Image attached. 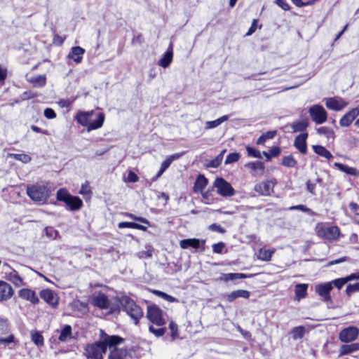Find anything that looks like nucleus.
<instances>
[{
  "instance_id": "1",
  "label": "nucleus",
  "mask_w": 359,
  "mask_h": 359,
  "mask_svg": "<svg viewBox=\"0 0 359 359\" xmlns=\"http://www.w3.org/2000/svg\"><path fill=\"white\" fill-rule=\"evenodd\" d=\"M126 339L119 335H109L104 330H99V340L87 344L83 348V355L86 359H104L107 349H111L124 343Z\"/></svg>"
},
{
  "instance_id": "2",
  "label": "nucleus",
  "mask_w": 359,
  "mask_h": 359,
  "mask_svg": "<svg viewBox=\"0 0 359 359\" xmlns=\"http://www.w3.org/2000/svg\"><path fill=\"white\" fill-rule=\"evenodd\" d=\"M93 114V110L88 111H79L75 116V120L79 125L86 127L88 132L97 130L102 127L105 120V115L102 112L98 113L97 114V119L90 122V118Z\"/></svg>"
},
{
  "instance_id": "3",
  "label": "nucleus",
  "mask_w": 359,
  "mask_h": 359,
  "mask_svg": "<svg viewBox=\"0 0 359 359\" xmlns=\"http://www.w3.org/2000/svg\"><path fill=\"white\" fill-rule=\"evenodd\" d=\"M117 299L122 310L133 320L135 325H138L144 316L142 307L128 295H123Z\"/></svg>"
},
{
  "instance_id": "4",
  "label": "nucleus",
  "mask_w": 359,
  "mask_h": 359,
  "mask_svg": "<svg viewBox=\"0 0 359 359\" xmlns=\"http://www.w3.org/2000/svg\"><path fill=\"white\" fill-rule=\"evenodd\" d=\"M50 189L43 184H27L26 187L27 195L35 203H45L50 196Z\"/></svg>"
},
{
  "instance_id": "5",
  "label": "nucleus",
  "mask_w": 359,
  "mask_h": 359,
  "mask_svg": "<svg viewBox=\"0 0 359 359\" xmlns=\"http://www.w3.org/2000/svg\"><path fill=\"white\" fill-rule=\"evenodd\" d=\"M56 200L64 203L70 211H77L83 205V201L79 196L70 194L65 188H60L57 191Z\"/></svg>"
},
{
  "instance_id": "6",
  "label": "nucleus",
  "mask_w": 359,
  "mask_h": 359,
  "mask_svg": "<svg viewBox=\"0 0 359 359\" xmlns=\"http://www.w3.org/2000/svg\"><path fill=\"white\" fill-rule=\"evenodd\" d=\"M317 236L326 241H335L340 236V229L337 226H327L324 224H318L316 227Z\"/></svg>"
},
{
  "instance_id": "7",
  "label": "nucleus",
  "mask_w": 359,
  "mask_h": 359,
  "mask_svg": "<svg viewBox=\"0 0 359 359\" xmlns=\"http://www.w3.org/2000/svg\"><path fill=\"white\" fill-rule=\"evenodd\" d=\"M277 184L275 178L266 180L256 183L254 187V191L259 196H270L274 193V187Z\"/></svg>"
},
{
  "instance_id": "8",
  "label": "nucleus",
  "mask_w": 359,
  "mask_h": 359,
  "mask_svg": "<svg viewBox=\"0 0 359 359\" xmlns=\"http://www.w3.org/2000/svg\"><path fill=\"white\" fill-rule=\"evenodd\" d=\"M213 187L216 188L217 193L222 197L233 196L236 193L231 184L223 177H217L213 182Z\"/></svg>"
},
{
  "instance_id": "9",
  "label": "nucleus",
  "mask_w": 359,
  "mask_h": 359,
  "mask_svg": "<svg viewBox=\"0 0 359 359\" xmlns=\"http://www.w3.org/2000/svg\"><path fill=\"white\" fill-rule=\"evenodd\" d=\"M147 318L150 322L157 326L161 327L165 324L163 311L156 305L147 306Z\"/></svg>"
},
{
  "instance_id": "10",
  "label": "nucleus",
  "mask_w": 359,
  "mask_h": 359,
  "mask_svg": "<svg viewBox=\"0 0 359 359\" xmlns=\"http://www.w3.org/2000/svg\"><path fill=\"white\" fill-rule=\"evenodd\" d=\"M359 337V328L356 326H348L339 332V339L343 343H351Z\"/></svg>"
},
{
  "instance_id": "11",
  "label": "nucleus",
  "mask_w": 359,
  "mask_h": 359,
  "mask_svg": "<svg viewBox=\"0 0 359 359\" xmlns=\"http://www.w3.org/2000/svg\"><path fill=\"white\" fill-rule=\"evenodd\" d=\"M309 113L313 121L316 124H322L327 119V113L320 104H314L309 109Z\"/></svg>"
},
{
  "instance_id": "12",
  "label": "nucleus",
  "mask_w": 359,
  "mask_h": 359,
  "mask_svg": "<svg viewBox=\"0 0 359 359\" xmlns=\"http://www.w3.org/2000/svg\"><path fill=\"white\" fill-rule=\"evenodd\" d=\"M332 287L331 283L326 282L317 284L315 286V292L320 297V299L325 302H332L331 291Z\"/></svg>"
},
{
  "instance_id": "13",
  "label": "nucleus",
  "mask_w": 359,
  "mask_h": 359,
  "mask_svg": "<svg viewBox=\"0 0 359 359\" xmlns=\"http://www.w3.org/2000/svg\"><path fill=\"white\" fill-rule=\"evenodd\" d=\"M348 102L341 97H332L325 100V106L327 109L333 111H341L344 109Z\"/></svg>"
},
{
  "instance_id": "14",
  "label": "nucleus",
  "mask_w": 359,
  "mask_h": 359,
  "mask_svg": "<svg viewBox=\"0 0 359 359\" xmlns=\"http://www.w3.org/2000/svg\"><path fill=\"white\" fill-rule=\"evenodd\" d=\"M359 116V104L348 110L339 120L341 127L350 126Z\"/></svg>"
},
{
  "instance_id": "15",
  "label": "nucleus",
  "mask_w": 359,
  "mask_h": 359,
  "mask_svg": "<svg viewBox=\"0 0 359 359\" xmlns=\"http://www.w3.org/2000/svg\"><path fill=\"white\" fill-rule=\"evenodd\" d=\"M41 298L48 304L56 308L59 304V297L57 294L50 289H44L40 292Z\"/></svg>"
},
{
  "instance_id": "16",
  "label": "nucleus",
  "mask_w": 359,
  "mask_h": 359,
  "mask_svg": "<svg viewBox=\"0 0 359 359\" xmlns=\"http://www.w3.org/2000/svg\"><path fill=\"white\" fill-rule=\"evenodd\" d=\"M308 136L307 132L302 133L296 136L294 140V147L302 154H306L308 151L306 143Z\"/></svg>"
},
{
  "instance_id": "17",
  "label": "nucleus",
  "mask_w": 359,
  "mask_h": 359,
  "mask_svg": "<svg viewBox=\"0 0 359 359\" xmlns=\"http://www.w3.org/2000/svg\"><path fill=\"white\" fill-rule=\"evenodd\" d=\"M18 295L21 299L29 301L33 304H36L39 302V299L36 292L29 288L20 289L18 291Z\"/></svg>"
},
{
  "instance_id": "18",
  "label": "nucleus",
  "mask_w": 359,
  "mask_h": 359,
  "mask_svg": "<svg viewBox=\"0 0 359 359\" xmlns=\"http://www.w3.org/2000/svg\"><path fill=\"white\" fill-rule=\"evenodd\" d=\"M14 290L8 283L0 280V301H7L12 297Z\"/></svg>"
},
{
  "instance_id": "19",
  "label": "nucleus",
  "mask_w": 359,
  "mask_h": 359,
  "mask_svg": "<svg viewBox=\"0 0 359 359\" xmlns=\"http://www.w3.org/2000/svg\"><path fill=\"white\" fill-rule=\"evenodd\" d=\"M92 301L93 304L100 309H107L109 306V299L102 292H99L97 295L93 297Z\"/></svg>"
},
{
  "instance_id": "20",
  "label": "nucleus",
  "mask_w": 359,
  "mask_h": 359,
  "mask_svg": "<svg viewBox=\"0 0 359 359\" xmlns=\"http://www.w3.org/2000/svg\"><path fill=\"white\" fill-rule=\"evenodd\" d=\"M250 297V292L248 290H237L226 294L224 298L228 302H233L239 297L249 299Z\"/></svg>"
},
{
  "instance_id": "21",
  "label": "nucleus",
  "mask_w": 359,
  "mask_h": 359,
  "mask_svg": "<svg viewBox=\"0 0 359 359\" xmlns=\"http://www.w3.org/2000/svg\"><path fill=\"white\" fill-rule=\"evenodd\" d=\"M252 274H245L243 273H222L221 276L219 278L220 281H223L224 283H227L230 280H234L237 279H243L247 278L252 277Z\"/></svg>"
},
{
  "instance_id": "22",
  "label": "nucleus",
  "mask_w": 359,
  "mask_h": 359,
  "mask_svg": "<svg viewBox=\"0 0 359 359\" xmlns=\"http://www.w3.org/2000/svg\"><path fill=\"white\" fill-rule=\"evenodd\" d=\"M208 184V179L203 175L199 174L195 180L193 191L194 193H202Z\"/></svg>"
},
{
  "instance_id": "23",
  "label": "nucleus",
  "mask_w": 359,
  "mask_h": 359,
  "mask_svg": "<svg viewBox=\"0 0 359 359\" xmlns=\"http://www.w3.org/2000/svg\"><path fill=\"white\" fill-rule=\"evenodd\" d=\"M85 53V49L80 46L72 47L67 57L72 59L76 63L81 62L83 55Z\"/></svg>"
},
{
  "instance_id": "24",
  "label": "nucleus",
  "mask_w": 359,
  "mask_h": 359,
  "mask_svg": "<svg viewBox=\"0 0 359 359\" xmlns=\"http://www.w3.org/2000/svg\"><path fill=\"white\" fill-rule=\"evenodd\" d=\"M180 246L182 249L191 248L197 250L201 247V241L196 238L183 239L180 241Z\"/></svg>"
},
{
  "instance_id": "25",
  "label": "nucleus",
  "mask_w": 359,
  "mask_h": 359,
  "mask_svg": "<svg viewBox=\"0 0 359 359\" xmlns=\"http://www.w3.org/2000/svg\"><path fill=\"white\" fill-rule=\"evenodd\" d=\"M73 338L74 337L72 326L70 325H65L60 332L58 341L67 342Z\"/></svg>"
},
{
  "instance_id": "26",
  "label": "nucleus",
  "mask_w": 359,
  "mask_h": 359,
  "mask_svg": "<svg viewBox=\"0 0 359 359\" xmlns=\"http://www.w3.org/2000/svg\"><path fill=\"white\" fill-rule=\"evenodd\" d=\"M6 278L7 280L11 281L15 287H20L25 284L22 278L15 269H12L11 271L7 273Z\"/></svg>"
},
{
  "instance_id": "27",
  "label": "nucleus",
  "mask_w": 359,
  "mask_h": 359,
  "mask_svg": "<svg viewBox=\"0 0 359 359\" xmlns=\"http://www.w3.org/2000/svg\"><path fill=\"white\" fill-rule=\"evenodd\" d=\"M173 59L172 48L168 50L158 60V65L163 68H167L170 66Z\"/></svg>"
},
{
  "instance_id": "28",
  "label": "nucleus",
  "mask_w": 359,
  "mask_h": 359,
  "mask_svg": "<svg viewBox=\"0 0 359 359\" xmlns=\"http://www.w3.org/2000/svg\"><path fill=\"white\" fill-rule=\"evenodd\" d=\"M359 351V343H351L350 344H343L339 348V355H348L353 352Z\"/></svg>"
},
{
  "instance_id": "29",
  "label": "nucleus",
  "mask_w": 359,
  "mask_h": 359,
  "mask_svg": "<svg viewBox=\"0 0 359 359\" xmlns=\"http://www.w3.org/2000/svg\"><path fill=\"white\" fill-rule=\"evenodd\" d=\"M309 125V121L306 118L299 120L297 121L293 122L291 124V128L292 129L293 133H297V132H302L305 133L304 131L306 130Z\"/></svg>"
},
{
  "instance_id": "30",
  "label": "nucleus",
  "mask_w": 359,
  "mask_h": 359,
  "mask_svg": "<svg viewBox=\"0 0 359 359\" xmlns=\"http://www.w3.org/2000/svg\"><path fill=\"white\" fill-rule=\"evenodd\" d=\"M245 167L248 168L253 172L259 171V175H263L265 170L264 163L259 161L248 162L245 165Z\"/></svg>"
},
{
  "instance_id": "31",
  "label": "nucleus",
  "mask_w": 359,
  "mask_h": 359,
  "mask_svg": "<svg viewBox=\"0 0 359 359\" xmlns=\"http://www.w3.org/2000/svg\"><path fill=\"white\" fill-rule=\"evenodd\" d=\"M312 149L316 154L324 157L328 161L333 158V155L331 154V152L322 145H313Z\"/></svg>"
},
{
  "instance_id": "32",
  "label": "nucleus",
  "mask_w": 359,
  "mask_h": 359,
  "mask_svg": "<svg viewBox=\"0 0 359 359\" xmlns=\"http://www.w3.org/2000/svg\"><path fill=\"white\" fill-rule=\"evenodd\" d=\"M108 359H127L126 351L122 348H117V346L109 349Z\"/></svg>"
},
{
  "instance_id": "33",
  "label": "nucleus",
  "mask_w": 359,
  "mask_h": 359,
  "mask_svg": "<svg viewBox=\"0 0 359 359\" xmlns=\"http://www.w3.org/2000/svg\"><path fill=\"white\" fill-rule=\"evenodd\" d=\"M226 152V149H224L222 151H221V152L217 156H215V158L210 160L205 165V168H218L221 165V163L222 162V160H223V158H224V154Z\"/></svg>"
},
{
  "instance_id": "34",
  "label": "nucleus",
  "mask_w": 359,
  "mask_h": 359,
  "mask_svg": "<svg viewBox=\"0 0 359 359\" xmlns=\"http://www.w3.org/2000/svg\"><path fill=\"white\" fill-rule=\"evenodd\" d=\"M117 226H118V229L130 228V229L141 230L143 231H146L147 230V226L140 224L138 223L131 222H121L118 224Z\"/></svg>"
},
{
  "instance_id": "35",
  "label": "nucleus",
  "mask_w": 359,
  "mask_h": 359,
  "mask_svg": "<svg viewBox=\"0 0 359 359\" xmlns=\"http://www.w3.org/2000/svg\"><path fill=\"white\" fill-rule=\"evenodd\" d=\"M308 284L299 283L295 285V297L298 299H304L307 295Z\"/></svg>"
},
{
  "instance_id": "36",
  "label": "nucleus",
  "mask_w": 359,
  "mask_h": 359,
  "mask_svg": "<svg viewBox=\"0 0 359 359\" xmlns=\"http://www.w3.org/2000/svg\"><path fill=\"white\" fill-rule=\"evenodd\" d=\"M277 135V130H269L264 133L256 141L257 145H264L266 140L273 139Z\"/></svg>"
},
{
  "instance_id": "37",
  "label": "nucleus",
  "mask_w": 359,
  "mask_h": 359,
  "mask_svg": "<svg viewBox=\"0 0 359 359\" xmlns=\"http://www.w3.org/2000/svg\"><path fill=\"white\" fill-rule=\"evenodd\" d=\"M306 332L307 331L305 329L304 326L299 325V326H296V327H293L291 330L290 333L292 334V338L294 340H297V339H302Z\"/></svg>"
},
{
  "instance_id": "38",
  "label": "nucleus",
  "mask_w": 359,
  "mask_h": 359,
  "mask_svg": "<svg viewBox=\"0 0 359 359\" xmlns=\"http://www.w3.org/2000/svg\"><path fill=\"white\" fill-rule=\"evenodd\" d=\"M151 292L152 294H155L156 296L161 297L163 299H164L168 302H170V303L179 302L178 299H177L176 297H172L163 291L157 290H151Z\"/></svg>"
},
{
  "instance_id": "39",
  "label": "nucleus",
  "mask_w": 359,
  "mask_h": 359,
  "mask_svg": "<svg viewBox=\"0 0 359 359\" xmlns=\"http://www.w3.org/2000/svg\"><path fill=\"white\" fill-rule=\"evenodd\" d=\"M274 251L266 248H260L258 252L257 258L259 260L269 262L271 260Z\"/></svg>"
},
{
  "instance_id": "40",
  "label": "nucleus",
  "mask_w": 359,
  "mask_h": 359,
  "mask_svg": "<svg viewBox=\"0 0 359 359\" xmlns=\"http://www.w3.org/2000/svg\"><path fill=\"white\" fill-rule=\"evenodd\" d=\"M182 154H174L170 156H168L161 163L160 168L165 171L170 165L172 162L175 160H177L180 158Z\"/></svg>"
},
{
  "instance_id": "41",
  "label": "nucleus",
  "mask_w": 359,
  "mask_h": 359,
  "mask_svg": "<svg viewBox=\"0 0 359 359\" xmlns=\"http://www.w3.org/2000/svg\"><path fill=\"white\" fill-rule=\"evenodd\" d=\"M11 325L6 317L0 316V335L6 334L10 332Z\"/></svg>"
},
{
  "instance_id": "42",
  "label": "nucleus",
  "mask_w": 359,
  "mask_h": 359,
  "mask_svg": "<svg viewBox=\"0 0 359 359\" xmlns=\"http://www.w3.org/2000/svg\"><path fill=\"white\" fill-rule=\"evenodd\" d=\"M228 119L229 116L227 115H224L216 120L206 121L205 129H212L216 128Z\"/></svg>"
},
{
  "instance_id": "43",
  "label": "nucleus",
  "mask_w": 359,
  "mask_h": 359,
  "mask_svg": "<svg viewBox=\"0 0 359 359\" xmlns=\"http://www.w3.org/2000/svg\"><path fill=\"white\" fill-rule=\"evenodd\" d=\"M31 338L32 341L39 347L43 346L44 344V339L41 332L32 331Z\"/></svg>"
},
{
  "instance_id": "44",
  "label": "nucleus",
  "mask_w": 359,
  "mask_h": 359,
  "mask_svg": "<svg viewBox=\"0 0 359 359\" xmlns=\"http://www.w3.org/2000/svg\"><path fill=\"white\" fill-rule=\"evenodd\" d=\"M29 82L32 83L34 87H43L46 84V75H39L31 78Z\"/></svg>"
},
{
  "instance_id": "45",
  "label": "nucleus",
  "mask_w": 359,
  "mask_h": 359,
  "mask_svg": "<svg viewBox=\"0 0 359 359\" xmlns=\"http://www.w3.org/2000/svg\"><path fill=\"white\" fill-rule=\"evenodd\" d=\"M288 210H299L304 213H306L309 216L313 217L316 215V213L311 208L306 207L304 205H292L287 208Z\"/></svg>"
},
{
  "instance_id": "46",
  "label": "nucleus",
  "mask_w": 359,
  "mask_h": 359,
  "mask_svg": "<svg viewBox=\"0 0 359 359\" xmlns=\"http://www.w3.org/2000/svg\"><path fill=\"white\" fill-rule=\"evenodd\" d=\"M334 165L335 167H337L339 170H340L341 171H342L346 174L351 175H356L357 170L355 168L349 167L346 165L342 164L341 163H337V162L334 163Z\"/></svg>"
},
{
  "instance_id": "47",
  "label": "nucleus",
  "mask_w": 359,
  "mask_h": 359,
  "mask_svg": "<svg viewBox=\"0 0 359 359\" xmlns=\"http://www.w3.org/2000/svg\"><path fill=\"white\" fill-rule=\"evenodd\" d=\"M281 164L287 168H294L297 165V161L294 156L290 154L282 158Z\"/></svg>"
},
{
  "instance_id": "48",
  "label": "nucleus",
  "mask_w": 359,
  "mask_h": 359,
  "mask_svg": "<svg viewBox=\"0 0 359 359\" xmlns=\"http://www.w3.org/2000/svg\"><path fill=\"white\" fill-rule=\"evenodd\" d=\"M122 215H123L126 217H128L134 221L140 222L142 224H145L148 226H151L150 222L143 217L137 216L133 213L125 212L121 213Z\"/></svg>"
},
{
  "instance_id": "49",
  "label": "nucleus",
  "mask_w": 359,
  "mask_h": 359,
  "mask_svg": "<svg viewBox=\"0 0 359 359\" xmlns=\"http://www.w3.org/2000/svg\"><path fill=\"white\" fill-rule=\"evenodd\" d=\"M318 134L324 135L327 139H334L335 133L334 130L328 127L323 126L317 129Z\"/></svg>"
},
{
  "instance_id": "50",
  "label": "nucleus",
  "mask_w": 359,
  "mask_h": 359,
  "mask_svg": "<svg viewBox=\"0 0 359 359\" xmlns=\"http://www.w3.org/2000/svg\"><path fill=\"white\" fill-rule=\"evenodd\" d=\"M8 156L15 160L27 163L31 161V157L26 154H9Z\"/></svg>"
},
{
  "instance_id": "51",
  "label": "nucleus",
  "mask_w": 359,
  "mask_h": 359,
  "mask_svg": "<svg viewBox=\"0 0 359 359\" xmlns=\"http://www.w3.org/2000/svg\"><path fill=\"white\" fill-rule=\"evenodd\" d=\"M356 292H359V283L347 285L345 293L348 297H351L352 294Z\"/></svg>"
},
{
  "instance_id": "52",
  "label": "nucleus",
  "mask_w": 359,
  "mask_h": 359,
  "mask_svg": "<svg viewBox=\"0 0 359 359\" xmlns=\"http://www.w3.org/2000/svg\"><path fill=\"white\" fill-rule=\"evenodd\" d=\"M329 283H331V285L332 287H337L338 290H341V287L346 284L348 283V280L347 278L345 277H343V278H337V279H334L332 281H330Z\"/></svg>"
},
{
  "instance_id": "53",
  "label": "nucleus",
  "mask_w": 359,
  "mask_h": 359,
  "mask_svg": "<svg viewBox=\"0 0 359 359\" xmlns=\"http://www.w3.org/2000/svg\"><path fill=\"white\" fill-rule=\"evenodd\" d=\"M44 231H45V233H46V236L48 238L52 239V240L55 239L57 237V236L59 235L58 231L56 230L53 226H46L44 229Z\"/></svg>"
},
{
  "instance_id": "54",
  "label": "nucleus",
  "mask_w": 359,
  "mask_h": 359,
  "mask_svg": "<svg viewBox=\"0 0 359 359\" xmlns=\"http://www.w3.org/2000/svg\"><path fill=\"white\" fill-rule=\"evenodd\" d=\"M241 158V154L238 152H232L229 154L225 159V164H230L237 162Z\"/></svg>"
},
{
  "instance_id": "55",
  "label": "nucleus",
  "mask_w": 359,
  "mask_h": 359,
  "mask_svg": "<svg viewBox=\"0 0 359 359\" xmlns=\"http://www.w3.org/2000/svg\"><path fill=\"white\" fill-rule=\"evenodd\" d=\"M247 155L249 157H253L256 158H262V155L258 149H256L250 146H246L245 147Z\"/></svg>"
},
{
  "instance_id": "56",
  "label": "nucleus",
  "mask_w": 359,
  "mask_h": 359,
  "mask_svg": "<svg viewBox=\"0 0 359 359\" xmlns=\"http://www.w3.org/2000/svg\"><path fill=\"white\" fill-rule=\"evenodd\" d=\"M149 331L153 334H154L156 337H159L165 334L166 332V328L165 327H163L156 329L153 325H150L149 327Z\"/></svg>"
},
{
  "instance_id": "57",
  "label": "nucleus",
  "mask_w": 359,
  "mask_h": 359,
  "mask_svg": "<svg viewBox=\"0 0 359 359\" xmlns=\"http://www.w3.org/2000/svg\"><path fill=\"white\" fill-rule=\"evenodd\" d=\"M169 329L170 330V336H171L172 340H175L179 337L178 326L175 322H173V321L170 322Z\"/></svg>"
},
{
  "instance_id": "58",
  "label": "nucleus",
  "mask_w": 359,
  "mask_h": 359,
  "mask_svg": "<svg viewBox=\"0 0 359 359\" xmlns=\"http://www.w3.org/2000/svg\"><path fill=\"white\" fill-rule=\"evenodd\" d=\"M306 190L313 196L316 195V184L315 182H311L310 180H308L306 182Z\"/></svg>"
},
{
  "instance_id": "59",
  "label": "nucleus",
  "mask_w": 359,
  "mask_h": 359,
  "mask_svg": "<svg viewBox=\"0 0 359 359\" xmlns=\"http://www.w3.org/2000/svg\"><path fill=\"white\" fill-rule=\"evenodd\" d=\"M38 96H39L38 93H34L31 90H27V91H25L22 93L21 98L22 100H30L32 98L37 97Z\"/></svg>"
},
{
  "instance_id": "60",
  "label": "nucleus",
  "mask_w": 359,
  "mask_h": 359,
  "mask_svg": "<svg viewBox=\"0 0 359 359\" xmlns=\"http://www.w3.org/2000/svg\"><path fill=\"white\" fill-rule=\"evenodd\" d=\"M75 100L76 98H74L72 100L60 99L58 102V104L60 105V107L62 108H69Z\"/></svg>"
},
{
  "instance_id": "61",
  "label": "nucleus",
  "mask_w": 359,
  "mask_h": 359,
  "mask_svg": "<svg viewBox=\"0 0 359 359\" xmlns=\"http://www.w3.org/2000/svg\"><path fill=\"white\" fill-rule=\"evenodd\" d=\"M212 251L217 254H221L225 248V244L223 242H219L212 245Z\"/></svg>"
},
{
  "instance_id": "62",
  "label": "nucleus",
  "mask_w": 359,
  "mask_h": 359,
  "mask_svg": "<svg viewBox=\"0 0 359 359\" xmlns=\"http://www.w3.org/2000/svg\"><path fill=\"white\" fill-rule=\"evenodd\" d=\"M44 116L48 119L56 118L57 114L52 108H46L43 111Z\"/></svg>"
},
{
  "instance_id": "63",
  "label": "nucleus",
  "mask_w": 359,
  "mask_h": 359,
  "mask_svg": "<svg viewBox=\"0 0 359 359\" xmlns=\"http://www.w3.org/2000/svg\"><path fill=\"white\" fill-rule=\"evenodd\" d=\"M208 229L210 231L218 232L220 233H224L226 232V230L223 227H222L219 224H217L216 223L210 224Z\"/></svg>"
},
{
  "instance_id": "64",
  "label": "nucleus",
  "mask_w": 359,
  "mask_h": 359,
  "mask_svg": "<svg viewBox=\"0 0 359 359\" xmlns=\"http://www.w3.org/2000/svg\"><path fill=\"white\" fill-rule=\"evenodd\" d=\"M139 180V177L135 172L133 170H129L126 179V182H137Z\"/></svg>"
}]
</instances>
